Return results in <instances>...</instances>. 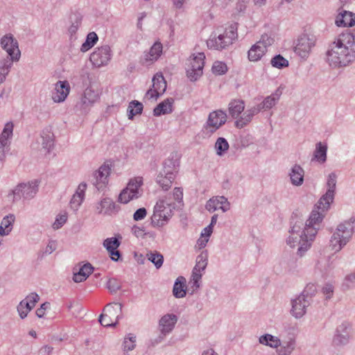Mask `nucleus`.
I'll return each mask as SVG.
<instances>
[{
  "mask_svg": "<svg viewBox=\"0 0 355 355\" xmlns=\"http://www.w3.org/2000/svg\"><path fill=\"white\" fill-rule=\"evenodd\" d=\"M337 176L331 173L327 179V190L315 205L308 219L305 220L302 214L293 212L290 221V236L286 240L288 245L293 248L298 245L297 254L302 257L311 246L315 238L320 223L324 217L330 205L334 199Z\"/></svg>",
  "mask_w": 355,
  "mask_h": 355,
  "instance_id": "obj_1",
  "label": "nucleus"
},
{
  "mask_svg": "<svg viewBox=\"0 0 355 355\" xmlns=\"http://www.w3.org/2000/svg\"><path fill=\"white\" fill-rule=\"evenodd\" d=\"M327 60L334 67H345L355 60V36L346 31L340 34L329 47Z\"/></svg>",
  "mask_w": 355,
  "mask_h": 355,
  "instance_id": "obj_2",
  "label": "nucleus"
},
{
  "mask_svg": "<svg viewBox=\"0 0 355 355\" xmlns=\"http://www.w3.org/2000/svg\"><path fill=\"white\" fill-rule=\"evenodd\" d=\"M354 223L355 218L351 217L338 225L336 232L334 233L330 240L332 250L338 252L349 242L354 233Z\"/></svg>",
  "mask_w": 355,
  "mask_h": 355,
  "instance_id": "obj_3",
  "label": "nucleus"
},
{
  "mask_svg": "<svg viewBox=\"0 0 355 355\" xmlns=\"http://www.w3.org/2000/svg\"><path fill=\"white\" fill-rule=\"evenodd\" d=\"M175 208V203L168 202L165 200H158L151 216L152 225L157 227L164 226L173 215Z\"/></svg>",
  "mask_w": 355,
  "mask_h": 355,
  "instance_id": "obj_4",
  "label": "nucleus"
},
{
  "mask_svg": "<svg viewBox=\"0 0 355 355\" xmlns=\"http://www.w3.org/2000/svg\"><path fill=\"white\" fill-rule=\"evenodd\" d=\"M238 24L233 23L225 29L223 34L218 37H210L207 41V45L209 49L216 50H222L232 44L238 37L237 33Z\"/></svg>",
  "mask_w": 355,
  "mask_h": 355,
  "instance_id": "obj_5",
  "label": "nucleus"
},
{
  "mask_svg": "<svg viewBox=\"0 0 355 355\" xmlns=\"http://www.w3.org/2000/svg\"><path fill=\"white\" fill-rule=\"evenodd\" d=\"M38 188L39 182L37 180L20 183L8 194V198H11L12 202L18 201L21 198L30 200L36 195Z\"/></svg>",
  "mask_w": 355,
  "mask_h": 355,
  "instance_id": "obj_6",
  "label": "nucleus"
},
{
  "mask_svg": "<svg viewBox=\"0 0 355 355\" xmlns=\"http://www.w3.org/2000/svg\"><path fill=\"white\" fill-rule=\"evenodd\" d=\"M316 41L317 37L314 34L302 33L296 40L294 47L295 53L301 58L306 60L309 58L313 48L315 46Z\"/></svg>",
  "mask_w": 355,
  "mask_h": 355,
  "instance_id": "obj_7",
  "label": "nucleus"
},
{
  "mask_svg": "<svg viewBox=\"0 0 355 355\" xmlns=\"http://www.w3.org/2000/svg\"><path fill=\"white\" fill-rule=\"evenodd\" d=\"M205 58V54L203 53H199L198 55L189 60L187 67V75L191 81H196L202 76Z\"/></svg>",
  "mask_w": 355,
  "mask_h": 355,
  "instance_id": "obj_8",
  "label": "nucleus"
},
{
  "mask_svg": "<svg viewBox=\"0 0 355 355\" xmlns=\"http://www.w3.org/2000/svg\"><path fill=\"white\" fill-rule=\"evenodd\" d=\"M0 44L1 48L5 50L8 55L13 57L15 60H19L21 52L19 49V44L14 36L10 34H6L1 38Z\"/></svg>",
  "mask_w": 355,
  "mask_h": 355,
  "instance_id": "obj_9",
  "label": "nucleus"
},
{
  "mask_svg": "<svg viewBox=\"0 0 355 355\" xmlns=\"http://www.w3.org/2000/svg\"><path fill=\"white\" fill-rule=\"evenodd\" d=\"M111 49L108 45L97 48L91 55L90 61L96 67H100L107 64L111 59Z\"/></svg>",
  "mask_w": 355,
  "mask_h": 355,
  "instance_id": "obj_10",
  "label": "nucleus"
},
{
  "mask_svg": "<svg viewBox=\"0 0 355 355\" xmlns=\"http://www.w3.org/2000/svg\"><path fill=\"white\" fill-rule=\"evenodd\" d=\"M227 117L226 112L221 110L210 112L207 121L206 128H209L211 132H214L225 123Z\"/></svg>",
  "mask_w": 355,
  "mask_h": 355,
  "instance_id": "obj_11",
  "label": "nucleus"
},
{
  "mask_svg": "<svg viewBox=\"0 0 355 355\" xmlns=\"http://www.w3.org/2000/svg\"><path fill=\"white\" fill-rule=\"evenodd\" d=\"M110 171L108 165L103 164L94 173L92 182L98 191L103 190L107 184Z\"/></svg>",
  "mask_w": 355,
  "mask_h": 355,
  "instance_id": "obj_12",
  "label": "nucleus"
},
{
  "mask_svg": "<svg viewBox=\"0 0 355 355\" xmlns=\"http://www.w3.org/2000/svg\"><path fill=\"white\" fill-rule=\"evenodd\" d=\"M120 206L110 198H104L96 206L98 214L112 216L119 212Z\"/></svg>",
  "mask_w": 355,
  "mask_h": 355,
  "instance_id": "obj_13",
  "label": "nucleus"
},
{
  "mask_svg": "<svg viewBox=\"0 0 355 355\" xmlns=\"http://www.w3.org/2000/svg\"><path fill=\"white\" fill-rule=\"evenodd\" d=\"M162 53V44L159 42H155L150 49L149 51L144 52L140 58V63L142 65H150L155 62Z\"/></svg>",
  "mask_w": 355,
  "mask_h": 355,
  "instance_id": "obj_14",
  "label": "nucleus"
},
{
  "mask_svg": "<svg viewBox=\"0 0 355 355\" xmlns=\"http://www.w3.org/2000/svg\"><path fill=\"white\" fill-rule=\"evenodd\" d=\"M292 309L291 313L295 318H301L306 312V308L310 305L309 299L300 295L292 300Z\"/></svg>",
  "mask_w": 355,
  "mask_h": 355,
  "instance_id": "obj_15",
  "label": "nucleus"
},
{
  "mask_svg": "<svg viewBox=\"0 0 355 355\" xmlns=\"http://www.w3.org/2000/svg\"><path fill=\"white\" fill-rule=\"evenodd\" d=\"M205 207L209 212H214L217 209L226 212L230 209V204L225 196H216L210 198L207 202Z\"/></svg>",
  "mask_w": 355,
  "mask_h": 355,
  "instance_id": "obj_16",
  "label": "nucleus"
},
{
  "mask_svg": "<svg viewBox=\"0 0 355 355\" xmlns=\"http://www.w3.org/2000/svg\"><path fill=\"white\" fill-rule=\"evenodd\" d=\"M98 94L92 87H87L84 91L79 103L80 109L86 112L88 109L98 100Z\"/></svg>",
  "mask_w": 355,
  "mask_h": 355,
  "instance_id": "obj_17",
  "label": "nucleus"
},
{
  "mask_svg": "<svg viewBox=\"0 0 355 355\" xmlns=\"http://www.w3.org/2000/svg\"><path fill=\"white\" fill-rule=\"evenodd\" d=\"M348 329L349 326L347 323H342L337 327L332 341L334 346H343L349 342V334Z\"/></svg>",
  "mask_w": 355,
  "mask_h": 355,
  "instance_id": "obj_18",
  "label": "nucleus"
},
{
  "mask_svg": "<svg viewBox=\"0 0 355 355\" xmlns=\"http://www.w3.org/2000/svg\"><path fill=\"white\" fill-rule=\"evenodd\" d=\"M177 322L178 317L173 313H168L162 316L159 322L161 334L165 336L171 332Z\"/></svg>",
  "mask_w": 355,
  "mask_h": 355,
  "instance_id": "obj_19",
  "label": "nucleus"
},
{
  "mask_svg": "<svg viewBox=\"0 0 355 355\" xmlns=\"http://www.w3.org/2000/svg\"><path fill=\"white\" fill-rule=\"evenodd\" d=\"M70 90L67 81H58L55 85V92L52 94V99L55 103H60L65 100Z\"/></svg>",
  "mask_w": 355,
  "mask_h": 355,
  "instance_id": "obj_20",
  "label": "nucleus"
},
{
  "mask_svg": "<svg viewBox=\"0 0 355 355\" xmlns=\"http://www.w3.org/2000/svg\"><path fill=\"white\" fill-rule=\"evenodd\" d=\"M19 60H15L13 57L7 55L0 60V84L2 83L9 73L10 70L14 62H17Z\"/></svg>",
  "mask_w": 355,
  "mask_h": 355,
  "instance_id": "obj_21",
  "label": "nucleus"
},
{
  "mask_svg": "<svg viewBox=\"0 0 355 355\" xmlns=\"http://www.w3.org/2000/svg\"><path fill=\"white\" fill-rule=\"evenodd\" d=\"M180 155L177 152H173L164 162V173H174L179 166Z\"/></svg>",
  "mask_w": 355,
  "mask_h": 355,
  "instance_id": "obj_22",
  "label": "nucleus"
},
{
  "mask_svg": "<svg viewBox=\"0 0 355 355\" xmlns=\"http://www.w3.org/2000/svg\"><path fill=\"white\" fill-rule=\"evenodd\" d=\"M174 100L173 98H167L162 102L159 103L153 110V114L156 116L162 114L171 113L173 111V103Z\"/></svg>",
  "mask_w": 355,
  "mask_h": 355,
  "instance_id": "obj_23",
  "label": "nucleus"
},
{
  "mask_svg": "<svg viewBox=\"0 0 355 355\" xmlns=\"http://www.w3.org/2000/svg\"><path fill=\"white\" fill-rule=\"evenodd\" d=\"M291 183L295 186H300L304 182V171L298 164H295L289 173Z\"/></svg>",
  "mask_w": 355,
  "mask_h": 355,
  "instance_id": "obj_24",
  "label": "nucleus"
},
{
  "mask_svg": "<svg viewBox=\"0 0 355 355\" xmlns=\"http://www.w3.org/2000/svg\"><path fill=\"white\" fill-rule=\"evenodd\" d=\"M94 268L89 263L84 264L78 272H74L73 280L76 283L84 282L93 272Z\"/></svg>",
  "mask_w": 355,
  "mask_h": 355,
  "instance_id": "obj_25",
  "label": "nucleus"
},
{
  "mask_svg": "<svg viewBox=\"0 0 355 355\" xmlns=\"http://www.w3.org/2000/svg\"><path fill=\"white\" fill-rule=\"evenodd\" d=\"M336 24L338 26L352 27L355 24V16L350 12L344 11L337 17Z\"/></svg>",
  "mask_w": 355,
  "mask_h": 355,
  "instance_id": "obj_26",
  "label": "nucleus"
},
{
  "mask_svg": "<svg viewBox=\"0 0 355 355\" xmlns=\"http://www.w3.org/2000/svg\"><path fill=\"white\" fill-rule=\"evenodd\" d=\"M245 109L243 100L234 99L229 103V113L233 119H237Z\"/></svg>",
  "mask_w": 355,
  "mask_h": 355,
  "instance_id": "obj_27",
  "label": "nucleus"
},
{
  "mask_svg": "<svg viewBox=\"0 0 355 355\" xmlns=\"http://www.w3.org/2000/svg\"><path fill=\"white\" fill-rule=\"evenodd\" d=\"M266 53L265 47L261 46L257 42L252 46L248 52L250 61L257 62Z\"/></svg>",
  "mask_w": 355,
  "mask_h": 355,
  "instance_id": "obj_28",
  "label": "nucleus"
},
{
  "mask_svg": "<svg viewBox=\"0 0 355 355\" xmlns=\"http://www.w3.org/2000/svg\"><path fill=\"white\" fill-rule=\"evenodd\" d=\"M15 216L13 214H8L3 217L0 225V235H8L12 229Z\"/></svg>",
  "mask_w": 355,
  "mask_h": 355,
  "instance_id": "obj_29",
  "label": "nucleus"
},
{
  "mask_svg": "<svg viewBox=\"0 0 355 355\" xmlns=\"http://www.w3.org/2000/svg\"><path fill=\"white\" fill-rule=\"evenodd\" d=\"M40 139L42 148L49 153L54 146L53 133L48 130H43Z\"/></svg>",
  "mask_w": 355,
  "mask_h": 355,
  "instance_id": "obj_30",
  "label": "nucleus"
},
{
  "mask_svg": "<svg viewBox=\"0 0 355 355\" xmlns=\"http://www.w3.org/2000/svg\"><path fill=\"white\" fill-rule=\"evenodd\" d=\"M175 179V173L164 174V171L161 172L157 177V182L162 188L167 191L171 187Z\"/></svg>",
  "mask_w": 355,
  "mask_h": 355,
  "instance_id": "obj_31",
  "label": "nucleus"
},
{
  "mask_svg": "<svg viewBox=\"0 0 355 355\" xmlns=\"http://www.w3.org/2000/svg\"><path fill=\"white\" fill-rule=\"evenodd\" d=\"M327 146L321 142L316 144L312 160H316L320 163H324L327 160Z\"/></svg>",
  "mask_w": 355,
  "mask_h": 355,
  "instance_id": "obj_32",
  "label": "nucleus"
},
{
  "mask_svg": "<svg viewBox=\"0 0 355 355\" xmlns=\"http://www.w3.org/2000/svg\"><path fill=\"white\" fill-rule=\"evenodd\" d=\"M143 184L142 178L136 177L133 179H131L127 187L125 188L128 191L130 192L132 194L139 195V197L141 195V191H140L139 188Z\"/></svg>",
  "mask_w": 355,
  "mask_h": 355,
  "instance_id": "obj_33",
  "label": "nucleus"
},
{
  "mask_svg": "<svg viewBox=\"0 0 355 355\" xmlns=\"http://www.w3.org/2000/svg\"><path fill=\"white\" fill-rule=\"evenodd\" d=\"M152 87L156 89L159 94H163L166 89V82L161 73H157L153 78Z\"/></svg>",
  "mask_w": 355,
  "mask_h": 355,
  "instance_id": "obj_34",
  "label": "nucleus"
},
{
  "mask_svg": "<svg viewBox=\"0 0 355 355\" xmlns=\"http://www.w3.org/2000/svg\"><path fill=\"white\" fill-rule=\"evenodd\" d=\"M259 340L261 344L272 348H277L281 345V340L277 337L268 334L260 336Z\"/></svg>",
  "mask_w": 355,
  "mask_h": 355,
  "instance_id": "obj_35",
  "label": "nucleus"
},
{
  "mask_svg": "<svg viewBox=\"0 0 355 355\" xmlns=\"http://www.w3.org/2000/svg\"><path fill=\"white\" fill-rule=\"evenodd\" d=\"M184 283L185 279L183 277H179L175 281L173 289V293L175 297L181 298L185 296Z\"/></svg>",
  "mask_w": 355,
  "mask_h": 355,
  "instance_id": "obj_36",
  "label": "nucleus"
},
{
  "mask_svg": "<svg viewBox=\"0 0 355 355\" xmlns=\"http://www.w3.org/2000/svg\"><path fill=\"white\" fill-rule=\"evenodd\" d=\"M279 349L277 350L279 355H291L295 347V341L293 338H290L288 341L281 342Z\"/></svg>",
  "mask_w": 355,
  "mask_h": 355,
  "instance_id": "obj_37",
  "label": "nucleus"
},
{
  "mask_svg": "<svg viewBox=\"0 0 355 355\" xmlns=\"http://www.w3.org/2000/svg\"><path fill=\"white\" fill-rule=\"evenodd\" d=\"M143 107L141 103L135 100L131 101L128 107V119L132 120L135 115L141 114Z\"/></svg>",
  "mask_w": 355,
  "mask_h": 355,
  "instance_id": "obj_38",
  "label": "nucleus"
},
{
  "mask_svg": "<svg viewBox=\"0 0 355 355\" xmlns=\"http://www.w3.org/2000/svg\"><path fill=\"white\" fill-rule=\"evenodd\" d=\"M98 41V35L94 32H91L88 33L86 37L85 42L82 44L80 47V51L82 52H86L92 47L94 46V44Z\"/></svg>",
  "mask_w": 355,
  "mask_h": 355,
  "instance_id": "obj_39",
  "label": "nucleus"
},
{
  "mask_svg": "<svg viewBox=\"0 0 355 355\" xmlns=\"http://www.w3.org/2000/svg\"><path fill=\"white\" fill-rule=\"evenodd\" d=\"M207 252H202L196 258V263L193 269L195 271H204L207 265Z\"/></svg>",
  "mask_w": 355,
  "mask_h": 355,
  "instance_id": "obj_40",
  "label": "nucleus"
},
{
  "mask_svg": "<svg viewBox=\"0 0 355 355\" xmlns=\"http://www.w3.org/2000/svg\"><path fill=\"white\" fill-rule=\"evenodd\" d=\"M229 148V144L226 139L219 137L215 143V149L218 156H223Z\"/></svg>",
  "mask_w": 355,
  "mask_h": 355,
  "instance_id": "obj_41",
  "label": "nucleus"
},
{
  "mask_svg": "<svg viewBox=\"0 0 355 355\" xmlns=\"http://www.w3.org/2000/svg\"><path fill=\"white\" fill-rule=\"evenodd\" d=\"M148 259L152 262L157 268H159L162 267L164 262V257L163 255L157 252H150L147 254Z\"/></svg>",
  "mask_w": 355,
  "mask_h": 355,
  "instance_id": "obj_42",
  "label": "nucleus"
},
{
  "mask_svg": "<svg viewBox=\"0 0 355 355\" xmlns=\"http://www.w3.org/2000/svg\"><path fill=\"white\" fill-rule=\"evenodd\" d=\"M200 272H201L200 271H195L194 269H193L191 279L189 282V284H191V294H193L200 288V282L202 278V274Z\"/></svg>",
  "mask_w": 355,
  "mask_h": 355,
  "instance_id": "obj_43",
  "label": "nucleus"
},
{
  "mask_svg": "<svg viewBox=\"0 0 355 355\" xmlns=\"http://www.w3.org/2000/svg\"><path fill=\"white\" fill-rule=\"evenodd\" d=\"M270 64L273 67L283 69L288 66V61L282 55L278 54L271 59Z\"/></svg>",
  "mask_w": 355,
  "mask_h": 355,
  "instance_id": "obj_44",
  "label": "nucleus"
},
{
  "mask_svg": "<svg viewBox=\"0 0 355 355\" xmlns=\"http://www.w3.org/2000/svg\"><path fill=\"white\" fill-rule=\"evenodd\" d=\"M120 245V241L116 237L107 238L103 241V246L107 252H111L112 250L117 249Z\"/></svg>",
  "mask_w": 355,
  "mask_h": 355,
  "instance_id": "obj_45",
  "label": "nucleus"
},
{
  "mask_svg": "<svg viewBox=\"0 0 355 355\" xmlns=\"http://www.w3.org/2000/svg\"><path fill=\"white\" fill-rule=\"evenodd\" d=\"M71 25L69 28L71 35H75L81 24L82 17L79 14H74L71 17Z\"/></svg>",
  "mask_w": 355,
  "mask_h": 355,
  "instance_id": "obj_46",
  "label": "nucleus"
},
{
  "mask_svg": "<svg viewBox=\"0 0 355 355\" xmlns=\"http://www.w3.org/2000/svg\"><path fill=\"white\" fill-rule=\"evenodd\" d=\"M13 131V123L12 122H8L6 123L4 128L0 135V139L4 141V143L8 144V139L12 137Z\"/></svg>",
  "mask_w": 355,
  "mask_h": 355,
  "instance_id": "obj_47",
  "label": "nucleus"
},
{
  "mask_svg": "<svg viewBox=\"0 0 355 355\" xmlns=\"http://www.w3.org/2000/svg\"><path fill=\"white\" fill-rule=\"evenodd\" d=\"M13 131V123L12 122H8L6 123L4 128L0 135V139L4 141V143L8 144V139L12 137Z\"/></svg>",
  "mask_w": 355,
  "mask_h": 355,
  "instance_id": "obj_48",
  "label": "nucleus"
},
{
  "mask_svg": "<svg viewBox=\"0 0 355 355\" xmlns=\"http://www.w3.org/2000/svg\"><path fill=\"white\" fill-rule=\"evenodd\" d=\"M279 96L277 94H272L267 97H266L263 103V106L265 107V110L271 109L279 101Z\"/></svg>",
  "mask_w": 355,
  "mask_h": 355,
  "instance_id": "obj_49",
  "label": "nucleus"
},
{
  "mask_svg": "<svg viewBox=\"0 0 355 355\" xmlns=\"http://www.w3.org/2000/svg\"><path fill=\"white\" fill-rule=\"evenodd\" d=\"M212 72L215 75H223L227 71V67L223 62L216 61L212 66Z\"/></svg>",
  "mask_w": 355,
  "mask_h": 355,
  "instance_id": "obj_50",
  "label": "nucleus"
},
{
  "mask_svg": "<svg viewBox=\"0 0 355 355\" xmlns=\"http://www.w3.org/2000/svg\"><path fill=\"white\" fill-rule=\"evenodd\" d=\"M317 293V287L314 284L309 283L304 288L302 293L300 294L302 296L304 297L306 299H309L311 302V300L313 296L315 295Z\"/></svg>",
  "mask_w": 355,
  "mask_h": 355,
  "instance_id": "obj_51",
  "label": "nucleus"
},
{
  "mask_svg": "<svg viewBox=\"0 0 355 355\" xmlns=\"http://www.w3.org/2000/svg\"><path fill=\"white\" fill-rule=\"evenodd\" d=\"M136 336L132 334H129L123 341L124 351H131L135 347Z\"/></svg>",
  "mask_w": 355,
  "mask_h": 355,
  "instance_id": "obj_52",
  "label": "nucleus"
},
{
  "mask_svg": "<svg viewBox=\"0 0 355 355\" xmlns=\"http://www.w3.org/2000/svg\"><path fill=\"white\" fill-rule=\"evenodd\" d=\"M139 198V195L132 194L130 192L128 191L126 189H123L119 196V201L121 203L126 204L130 200L133 199H137Z\"/></svg>",
  "mask_w": 355,
  "mask_h": 355,
  "instance_id": "obj_53",
  "label": "nucleus"
},
{
  "mask_svg": "<svg viewBox=\"0 0 355 355\" xmlns=\"http://www.w3.org/2000/svg\"><path fill=\"white\" fill-rule=\"evenodd\" d=\"M57 248V243L55 241H49L45 250L38 252V258L43 259L46 254H50Z\"/></svg>",
  "mask_w": 355,
  "mask_h": 355,
  "instance_id": "obj_54",
  "label": "nucleus"
},
{
  "mask_svg": "<svg viewBox=\"0 0 355 355\" xmlns=\"http://www.w3.org/2000/svg\"><path fill=\"white\" fill-rule=\"evenodd\" d=\"M115 306H118L119 313H121L122 304L116 302L107 304L103 309V311L106 312L105 313L109 314L110 316L115 315L117 313Z\"/></svg>",
  "mask_w": 355,
  "mask_h": 355,
  "instance_id": "obj_55",
  "label": "nucleus"
},
{
  "mask_svg": "<svg viewBox=\"0 0 355 355\" xmlns=\"http://www.w3.org/2000/svg\"><path fill=\"white\" fill-rule=\"evenodd\" d=\"M119 315H116V320L113 322L110 318V315L107 313H103L99 316L98 321L101 325L104 327H115L117 324Z\"/></svg>",
  "mask_w": 355,
  "mask_h": 355,
  "instance_id": "obj_56",
  "label": "nucleus"
},
{
  "mask_svg": "<svg viewBox=\"0 0 355 355\" xmlns=\"http://www.w3.org/2000/svg\"><path fill=\"white\" fill-rule=\"evenodd\" d=\"M121 283L114 278L109 279L106 284V288L111 293H116L117 291L121 289Z\"/></svg>",
  "mask_w": 355,
  "mask_h": 355,
  "instance_id": "obj_57",
  "label": "nucleus"
},
{
  "mask_svg": "<svg viewBox=\"0 0 355 355\" xmlns=\"http://www.w3.org/2000/svg\"><path fill=\"white\" fill-rule=\"evenodd\" d=\"M275 42V40L273 37H272L270 35H268V34H263L261 35V39L259 41L257 42V43L261 46H264L266 51H267L268 46H271Z\"/></svg>",
  "mask_w": 355,
  "mask_h": 355,
  "instance_id": "obj_58",
  "label": "nucleus"
},
{
  "mask_svg": "<svg viewBox=\"0 0 355 355\" xmlns=\"http://www.w3.org/2000/svg\"><path fill=\"white\" fill-rule=\"evenodd\" d=\"M83 199L84 198H82L80 194H73L70 200V206L71 209L73 210H77L81 205Z\"/></svg>",
  "mask_w": 355,
  "mask_h": 355,
  "instance_id": "obj_59",
  "label": "nucleus"
},
{
  "mask_svg": "<svg viewBox=\"0 0 355 355\" xmlns=\"http://www.w3.org/2000/svg\"><path fill=\"white\" fill-rule=\"evenodd\" d=\"M67 220V215H65V214L58 215L56 217L54 223L53 224V228L54 230H58V229L60 228L66 223Z\"/></svg>",
  "mask_w": 355,
  "mask_h": 355,
  "instance_id": "obj_60",
  "label": "nucleus"
},
{
  "mask_svg": "<svg viewBox=\"0 0 355 355\" xmlns=\"http://www.w3.org/2000/svg\"><path fill=\"white\" fill-rule=\"evenodd\" d=\"M322 292L325 295L326 300L331 299L334 293V286L329 283L326 284L323 286Z\"/></svg>",
  "mask_w": 355,
  "mask_h": 355,
  "instance_id": "obj_61",
  "label": "nucleus"
},
{
  "mask_svg": "<svg viewBox=\"0 0 355 355\" xmlns=\"http://www.w3.org/2000/svg\"><path fill=\"white\" fill-rule=\"evenodd\" d=\"M147 214V211L146 208L141 207L136 210V211L133 214V219L136 221L141 220L144 219Z\"/></svg>",
  "mask_w": 355,
  "mask_h": 355,
  "instance_id": "obj_62",
  "label": "nucleus"
},
{
  "mask_svg": "<svg viewBox=\"0 0 355 355\" xmlns=\"http://www.w3.org/2000/svg\"><path fill=\"white\" fill-rule=\"evenodd\" d=\"M259 113V110L256 109L254 106L247 110L243 114L245 116L247 121H251L253 116Z\"/></svg>",
  "mask_w": 355,
  "mask_h": 355,
  "instance_id": "obj_63",
  "label": "nucleus"
},
{
  "mask_svg": "<svg viewBox=\"0 0 355 355\" xmlns=\"http://www.w3.org/2000/svg\"><path fill=\"white\" fill-rule=\"evenodd\" d=\"M23 300L35 306L36 303L40 300V296L36 293H31L28 295Z\"/></svg>",
  "mask_w": 355,
  "mask_h": 355,
  "instance_id": "obj_64",
  "label": "nucleus"
}]
</instances>
